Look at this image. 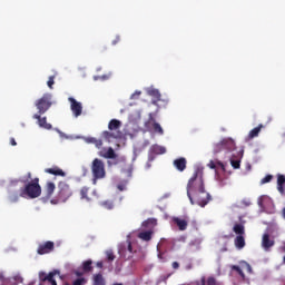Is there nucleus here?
Listing matches in <instances>:
<instances>
[{
	"label": "nucleus",
	"mask_w": 285,
	"mask_h": 285,
	"mask_svg": "<svg viewBox=\"0 0 285 285\" xmlns=\"http://www.w3.org/2000/svg\"><path fill=\"white\" fill-rule=\"evenodd\" d=\"M7 193L10 204H17L21 197L23 199H37V197H41V185H39V178H33L22 187L16 179L9 183Z\"/></svg>",
	"instance_id": "nucleus-1"
},
{
	"label": "nucleus",
	"mask_w": 285,
	"mask_h": 285,
	"mask_svg": "<svg viewBox=\"0 0 285 285\" xmlns=\"http://www.w3.org/2000/svg\"><path fill=\"white\" fill-rule=\"evenodd\" d=\"M187 197L190 204H197L202 208L210 202V194L206 191L204 186V173L196 169L190 179L187 183Z\"/></svg>",
	"instance_id": "nucleus-2"
},
{
	"label": "nucleus",
	"mask_w": 285,
	"mask_h": 285,
	"mask_svg": "<svg viewBox=\"0 0 285 285\" xmlns=\"http://www.w3.org/2000/svg\"><path fill=\"white\" fill-rule=\"evenodd\" d=\"M39 115H46L52 107V94H43L35 104Z\"/></svg>",
	"instance_id": "nucleus-3"
},
{
	"label": "nucleus",
	"mask_w": 285,
	"mask_h": 285,
	"mask_svg": "<svg viewBox=\"0 0 285 285\" xmlns=\"http://www.w3.org/2000/svg\"><path fill=\"white\" fill-rule=\"evenodd\" d=\"M91 171L94 181H97V179H104V177H106V165L101 159L95 158L91 164Z\"/></svg>",
	"instance_id": "nucleus-4"
},
{
	"label": "nucleus",
	"mask_w": 285,
	"mask_h": 285,
	"mask_svg": "<svg viewBox=\"0 0 285 285\" xmlns=\"http://www.w3.org/2000/svg\"><path fill=\"white\" fill-rule=\"evenodd\" d=\"M58 202L66 203L69 197H72V188L66 181H60L58 184Z\"/></svg>",
	"instance_id": "nucleus-5"
},
{
	"label": "nucleus",
	"mask_w": 285,
	"mask_h": 285,
	"mask_svg": "<svg viewBox=\"0 0 285 285\" xmlns=\"http://www.w3.org/2000/svg\"><path fill=\"white\" fill-rule=\"evenodd\" d=\"M55 250V242L47 240L38 245L37 253L38 255H48Z\"/></svg>",
	"instance_id": "nucleus-6"
},
{
	"label": "nucleus",
	"mask_w": 285,
	"mask_h": 285,
	"mask_svg": "<svg viewBox=\"0 0 285 285\" xmlns=\"http://www.w3.org/2000/svg\"><path fill=\"white\" fill-rule=\"evenodd\" d=\"M275 246V238L271 237V234L265 233L263 234L262 237V248L266 252L269 253L271 248Z\"/></svg>",
	"instance_id": "nucleus-7"
},
{
	"label": "nucleus",
	"mask_w": 285,
	"mask_h": 285,
	"mask_svg": "<svg viewBox=\"0 0 285 285\" xmlns=\"http://www.w3.org/2000/svg\"><path fill=\"white\" fill-rule=\"evenodd\" d=\"M153 128L154 132H157V135H164V128H161V125L155 120V117H153V114H149V119L146 122V128Z\"/></svg>",
	"instance_id": "nucleus-8"
},
{
	"label": "nucleus",
	"mask_w": 285,
	"mask_h": 285,
	"mask_svg": "<svg viewBox=\"0 0 285 285\" xmlns=\"http://www.w3.org/2000/svg\"><path fill=\"white\" fill-rule=\"evenodd\" d=\"M69 101L71 104L70 108L75 117H81V112H83V107L81 102L77 101V99L70 97Z\"/></svg>",
	"instance_id": "nucleus-9"
},
{
	"label": "nucleus",
	"mask_w": 285,
	"mask_h": 285,
	"mask_svg": "<svg viewBox=\"0 0 285 285\" xmlns=\"http://www.w3.org/2000/svg\"><path fill=\"white\" fill-rule=\"evenodd\" d=\"M57 186L52 181H47L45 185V196L42 197L43 202H48V199H52V195H55V190Z\"/></svg>",
	"instance_id": "nucleus-10"
},
{
	"label": "nucleus",
	"mask_w": 285,
	"mask_h": 285,
	"mask_svg": "<svg viewBox=\"0 0 285 285\" xmlns=\"http://www.w3.org/2000/svg\"><path fill=\"white\" fill-rule=\"evenodd\" d=\"M42 114H35L33 119H37L38 126L45 130H52V125L48 122L47 117H41Z\"/></svg>",
	"instance_id": "nucleus-11"
},
{
	"label": "nucleus",
	"mask_w": 285,
	"mask_h": 285,
	"mask_svg": "<svg viewBox=\"0 0 285 285\" xmlns=\"http://www.w3.org/2000/svg\"><path fill=\"white\" fill-rule=\"evenodd\" d=\"M98 155L99 157H104V159H117V153H115L112 147L102 148Z\"/></svg>",
	"instance_id": "nucleus-12"
},
{
	"label": "nucleus",
	"mask_w": 285,
	"mask_h": 285,
	"mask_svg": "<svg viewBox=\"0 0 285 285\" xmlns=\"http://www.w3.org/2000/svg\"><path fill=\"white\" fill-rule=\"evenodd\" d=\"M189 220L190 219L187 216H185L184 218H179V217L173 218L174 224H176L179 230H186V228H188Z\"/></svg>",
	"instance_id": "nucleus-13"
},
{
	"label": "nucleus",
	"mask_w": 285,
	"mask_h": 285,
	"mask_svg": "<svg viewBox=\"0 0 285 285\" xmlns=\"http://www.w3.org/2000/svg\"><path fill=\"white\" fill-rule=\"evenodd\" d=\"M45 173H47L48 175H55L56 177H66V171H63V169L53 166L51 168H46Z\"/></svg>",
	"instance_id": "nucleus-14"
},
{
	"label": "nucleus",
	"mask_w": 285,
	"mask_h": 285,
	"mask_svg": "<svg viewBox=\"0 0 285 285\" xmlns=\"http://www.w3.org/2000/svg\"><path fill=\"white\" fill-rule=\"evenodd\" d=\"M186 164L187 161L184 157L174 160V166L179 170V173H184V170H186Z\"/></svg>",
	"instance_id": "nucleus-15"
},
{
	"label": "nucleus",
	"mask_w": 285,
	"mask_h": 285,
	"mask_svg": "<svg viewBox=\"0 0 285 285\" xmlns=\"http://www.w3.org/2000/svg\"><path fill=\"white\" fill-rule=\"evenodd\" d=\"M223 147L224 150H227L228 153L235 150V140H233L232 138L223 139Z\"/></svg>",
	"instance_id": "nucleus-16"
},
{
	"label": "nucleus",
	"mask_w": 285,
	"mask_h": 285,
	"mask_svg": "<svg viewBox=\"0 0 285 285\" xmlns=\"http://www.w3.org/2000/svg\"><path fill=\"white\" fill-rule=\"evenodd\" d=\"M277 190L281 195L285 194V176L282 174L277 176Z\"/></svg>",
	"instance_id": "nucleus-17"
},
{
	"label": "nucleus",
	"mask_w": 285,
	"mask_h": 285,
	"mask_svg": "<svg viewBox=\"0 0 285 285\" xmlns=\"http://www.w3.org/2000/svg\"><path fill=\"white\" fill-rule=\"evenodd\" d=\"M80 199H83L85 202H92V198L88 196L90 193V187L83 186L80 188Z\"/></svg>",
	"instance_id": "nucleus-18"
},
{
	"label": "nucleus",
	"mask_w": 285,
	"mask_h": 285,
	"mask_svg": "<svg viewBox=\"0 0 285 285\" xmlns=\"http://www.w3.org/2000/svg\"><path fill=\"white\" fill-rule=\"evenodd\" d=\"M262 128H264V125H258L254 129H252L248 134V139H255V137H259V132H262Z\"/></svg>",
	"instance_id": "nucleus-19"
},
{
	"label": "nucleus",
	"mask_w": 285,
	"mask_h": 285,
	"mask_svg": "<svg viewBox=\"0 0 285 285\" xmlns=\"http://www.w3.org/2000/svg\"><path fill=\"white\" fill-rule=\"evenodd\" d=\"M234 244L236 248H238V250H242V248L246 246V239L244 238V236H236Z\"/></svg>",
	"instance_id": "nucleus-20"
},
{
	"label": "nucleus",
	"mask_w": 285,
	"mask_h": 285,
	"mask_svg": "<svg viewBox=\"0 0 285 285\" xmlns=\"http://www.w3.org/2000/svg\"><path fill=\"white\" fill-rule=\"evenodd\" d=\"M121 128V121L117 119H111L108 124V129L109 130H119Z\"/></svg>",
	"instance_id": "nucleus-21"
},
{
	"label": "nucleus",
	"mask_w": 285,
	"mask_h": 285,
	"mask_svg": "<svg viewBox=\"0 0 285 285\" xmlns=\"http://www.w3.org/2000/svg\"><path fill=\"white\" fill-rule=\"evenodd\" d=\"M139 239H142V242H150V239H153V232L148 230V232H140L138 234Z\"/></svg>",
	"instance_id": "nucleus-22"
},
{
	"label": "nucleus",
	"mask_w": 285,
	"mask_h": 285,
	"mask_svg": "<svg viewBox=\"0 0 285 285\" xmlns=\"http://www.w3.org/2000/svg\"><path fill=\"white\" fill-rule=\"evenodd\" d=\"M233 230L238 236H244V234L246 233L245 227L242 224H235Z\"/></svg>",
	"instance_id": "nucleus-23"
},
{
	"label": "nucleus",
	"mask_w": 285,
	"mask_h": 285,
	"mask_svg": "<svg viewBox=\"0 0 285 285\" xmlns=\"http://www.w3.org/2000/svg\"><path fill=\"white\" fill-rule=\"evenodd\" d=\"M94 285H106V279L104 278V275L96 274L94 276Z\"/></svg>",
	"instance_id": "nucleus-24"
},
{
	"label": "nucleus",
	"mask_w": 285,
	"mask_h": 285,
	"mask_svg": "<svg viewBox=\"0 0 285 285\" xmlns=\"http://www.w3.org/2000/svg\"><path fill=\"white\" fill-rule=\"evenodd\" d=\"M82 271L83 273H91L92 271V261L88 259L82 263Z\"/></svg>",
	"instance_id": "nucleus-25"
},
{
	"label": "nucleus",
	"mask_w": 285,
	"mask_h": 285,
	"mask_svg": "<svg viewBox=\"0 0 285 285\" xmlns=\"http://www.w3.org/2000/svg\"><path fill=\"white\" fill-rule=\"evenodd\" d=\"M87 142L88 144H94L96 146V148H101V146H104V141L101 139H97V138H87Z\"/></svg>",
	"instance_id": "nucleus-26"
},
{
	"label": "nucleus",
	"mask_w": 285,
	"mask_h": 285,
	"mask_svg": "<svg viewBox=\"0 0 285 285\" xmlns=\"http://www.w3.org/2000/svg\"><path fill=\"white\" fill-rule=\"evenodd\" d=\"M153 153H155V155H165L166 153V147H161L159 145H155L151 148Z\"/></svg>",
	"instance_id": "nucleus-27"
},
{
	"label": "nucleus",
	"mask_w": 285,
	"mask_h": 285,
	"mask_svg": "<svg viewBox=\"0 0 285 285\" xmlns=\"http://www.w3.org/2000/svg\"><path fill=\"white\" fill-rule=\"evenodd\" d=\"M148 95H149V97H154L157 101H159V99H161V94H159V90H157V89H149Z\"/></svg>",
	"instance_id": "nucleus-28"
},
{
	"label": "nucleus",
	"mask_w": 285,
	"mask_h": 285,
	"mask_svg": "<svg viewBox=\"0 0 285 285\" xmlns=\"http://www.w3.org/2000/svg\"><path fill=\"white\" fill-rule=\"evenodd\" d=\"M105 255L107 257V262H112L114 259H117V256L115 255V252L112 249H107L105 252Z\"/></svg>",
	"instance_id": "nucleus-29"
},
{
	"label": "nucleus",
	"mask_w": 285,
	"mask_h": 285,
	"mask_svg": "<svg viewBox=\"0 0 285 285\" xmlns=\"http://www.w3.org/2000/svg\"><path fill=\"white\" fill-rule=\"evenodd\" d=\"M104 139H107V141H110L111 139H117V136H115V132L112 131H102Z\"/></svg>",
	"instance_id": "nucleus-30"
},
{
	"label": "nucleus",
	"mask_w": 285,
	"mask_h": 285,
	"mask_svg": "<svg viewBox=\"0 0 285 285\" xmlns=\"http://www.w3.org/2000/svg\"><path fill=\"white\" fill-rule=\"evenodd\" d=\"M232 271L237 272L242 279H246V274H244V271H242V267H239V265H233Z\"/></svg>",
	"instance_id": "nucleus-31"
},
{
	"label": "nucleus",
	"mask_w": 285,
	"mask_h": 285,
	"mask_svg": "<svg viewBox=\"0 0 285 285\" xmlns=\"http://www.w3.org/2000/svg\"><path fill=\"white\" fill-rule=\"evenodd\" d=\"M100 205L104 206V208H106L107 210H112V208H115V204L112 203V200H105Z\"/></svg>",
	"instance_id": "nucleus-32"
},
{
	"label": "nucleus",
	"mask_w": 285,
	"mask_h": 285,
	"mask_svg": "<svg viewBox=\"0 0 285 285\" xmlns=\"http://www.w3.org/2000/svg\"><path fill=\"white\" fill-rule=\"evenodd\" d=\"M222 150H224V140L214 145V153H216V154L222 153Z\"/></svg>",
	"instance_id": "nucleus-33"
},
{
	"label": "nucleus",
	"mask_w": 285,
	"mask_h": 285,
	"mask_svg": "<svg viewBox=\"0 0 285 285\" xmlns=\"http://www.w3.org/2000/svg\"><path fill=\"white\" fill-rule=\"evenodd\" d=\"M88 284V281L83 277L77 278L72 282V285H86Z\"/></svg>",
	"instance_id": "nucleus-34"
},
{
	"label": "nucleus",
	"mask_w": 285,
	"mask_h": 285,
	"mask_svg": "<svg viewBox=\"0 0 285 285\" xmlns=\"http://www.w3.org/2000/svg\"><path fill=\"white\" fill-rule=\"evenodd\" d=\"M230 164H232V167H233L235 170H237V169L240 168L242 160H239V159H237V160L232 159V160H230Z\"/></svg>",
	"instance_id": "nucleus-35"
},
{
	"label": "nucleus",
	"mask_w": 285,
	"mask_h": 285,
	"mask_svg": "<svg viewBox=\"0 0 285 285\" xmlns=\"http://www.w3.org/2000/svg\"><path fill=\"white\" fill-rule=\"evenodd\" d=\"M48 277H50V274H46V272H39L40 282H48Z\"/></svg>",
	"instance_id": "nucleus-36"
},
{
	"label": "nucleus",
	"mask_w": 285,
	"mask_h": 285,
	"mask_svg": "<svg viewBox=\"0 0 285 285\" xmlns=\"http://www.w3.org/2000/svg\"><path fill=\"white\" fill-rule=\"evenodd\" d=\"M207 285H222V283L217 282V279L213 276L207 278Z\"/></svg>",
	"instance_id": "nucleus-37"
},
{
	"label": "nucleus",
	"mask_w": 285,
	"mask_h": 285,
	"mask_svg": "<svg viewBox=\"0 0 285 285\" xmlns=\"http://www.w3.org/2000/svg\"><path fill=\"white\" fill-rule=\"evenodd\" d=\"M157 224V219L149 218L146 222H144L142 226H155Z\"/></svg>",
	"instance_id": "nucleus-38"
},
{
	"label": "nucleus",
	"mask_w": 285,
	"mask_h": 285,
	"mask_svg": "<svg viewBox=\"0 0 285 285\" xmlns=\"http://www.w3.org/2000/svg\"><path fill=\"white\" fill-rule=\"evenodd\" d=\"M126 186H128V181L124 180L117 185V188L120 190V193H124V190H126Z\"/></svg>",
	"instance_id": "nucleus-39"
},
{
	"label": "nucleus",
	"mask_w": 285,
	"mask_h": 285,
	"mask_svg": "<svg viewBox=\"0 0 285 285\" xmlns=\"http://www.w3.org/2000/svg\"><path fill=\"white\" fill-rule=\"evenodd\" d=\"M47 86L48 88H50V90H52V86H55V76H50L48 81H47Z\"/></svg>",
	"instance_id": "nucleus-40"
},
{
	"label": "nucleus",
	"mask_w": 285,
	"mask_h": 285,
	"mask_svg": "<svg viewBox=\"0 0 285 285\" xmlns=\"http://www.w3.org/2000/svg\"><path fill=\"white\" fill-rule=\"evenodd\" d=\"M269 181H273V175H267V176H265V177L261 180V184H269Z\"/></svg>",
	"instance_id": "nucleus-41"
},
{
	"label": "nucleus",
	"mask_w": 285,
	"mask_h": 285,
	"mask_svg": "<svg viewBox=\"0 0 285 285\" xmlns=\"http://www.w3.org/2000/svg\"><path fill=\"white\" fill-rule=\"evenodd\" d=\"M220 168L223 170V173H226V165H224V163L222 161H216V168Z\"/></svg>",
	"instance_id": "nucleus-42"
},
{
	"label": "nucleus",
	"mask_w": 285,
	"mask_h": 285,
	"mask_svg": "<svg viewBox=\"0 0 285 285\" xmlns=\"http://www.w3.org/2000/svg\"><path fill=\"white\" fill-rule=\"evenodd\" d=\"M49 275H51V279H55L56 275H61V272L59 269H53Z\"/></svg>",
	"instance_id": "nucleus-43"
},
{
	"label": "nucleus",
	"mask_w": 285,
	"mask_h": 285,
	"mask_svg": "<svg viewBox=\"0 0 285 285\" xmlns=\"http://www.w3.org/2000/svg\"><path fill=\"white\" fill-rule=\"evenodd\" d=\"M264 199H266V196H261V197L258 198V206H259L261 208H264Z\"/></svg>",
	"instance_id": "nucleus-44"
},
{
	"label": "nucleus",
	"mask_w": 285,
	"mask_h": 285,
	"mask_svg": "<svg viewBox=\"0 0 285 285\" xmlns=\"http://www.w3.org/2000/svg\"><path fill=\"white\" fill-rule=\"evenodd\" d=\"M208 168H210L212 170H215V168H217V163L210 160L208 164Z\"/></svg>",
	"instance_id": "nucleus-45"
},
{
	"label": "nucleus",
	"mask_w": 285,
	"mask_h": 285,
	"mask_svg": "<svg viewBox=\"0 0 285 285\" xmlns=\"http://www.w3.org/2000/svg\"><path fill=\"white\" fill-rule=\"evenodd\" d=\"M127 250L132 255V243L130 240L127 242Z\"/></svg>",
	"instance_id": "nucleus-46"
},
{
	"label": "nucleus",
	"mask_w": 285,
	"mask_h": 285,
	"mask_svg": "<svg viewBox=\"0 0 285 285\" xmlns=\"http://www.w3.org/2000/svg\"><path fill=\"white\" fill-rule=\"evenodd\" d=\"M121 41V38L119 36H116V38L112 40V46H117Z\"/></svg>",
	"instance_id": "nucleus-47"
},
{
	"label": "nucleus",
	"mask_w": 285,
	"mask_h": 285,
	"mask_svg": "<svg viewBox=\"0 0 285 285\" xmlns=\"http://www.w3.org/2000/svg\"><path fill=\"white\" fill-rule=\"evenodd\" d=\"M242 204H243L244 206H250V200H249V199H243V200H242Z\"/></svg>",
	"instance_id": "nucleus-48"
},
{
	"label": "nucleus",
	"mask_w": 285,
	"mask_h": 285,
	"mask_svg": "<svg viewBox=\"0 0 285 285\" xmlns=\"http://www.w3.org/2000/svg\"><path fill=\"white\" fill-rule=\"evenodd\" d=\"M75 275L79 278L83 277V272L76 271Z\"/></svg>",
	"instance_id": "nucleus-49"
},
{
	"label": "nucleus",
	"mask_w": 285,
	"mask_h": 285,
	"mask_svg": "<svg viewBox=\"0 0 285 285\" xmlns=\"http://www.w3.org/2000/svg\"><path fill=\"white\" fill-rule=\"evenodd\" d=\"M139 95H141V91H136V92L131 96V99H137V97H139Z\"/></svg>",
	"instance_id": "nucleus-50"
},
{
	"label": "nucleus",
	"mask_w": 285,
	"mask_h": 285,
	"mask_svg": "<svg viewBox=\"0 0 285 285\" xmlns=\"http://www.w3.org/2000/svg\"><path fill=\"white\" fill-rule=\"evenodd\" d=\"M96 266L98 267V268H104V262H97L96 263Z\"/></svg>",
	"instance_id": "nucleus-51"
},
{
	"label": "nucleus",
	"mask_w": 285,
	"mask_h": 285,
	"mask_svg": "<svg viewBox=\"0 0 285 285\" xmlns=\"http://www.w3.org/2000/svg\"><path fill=\"white\" fill-rule=\"evenodd\" d=\"M171 266H173V268H174L175 271H177V268H179V264H178L177 262H174V263L171 264Z\"/></svg>",
	"instance_id": "nucleus-52"
},
{
	"label": "nucleus",
	"mask_w": 285,
	"mask_h": 285,
	"mask_svg": "<svg viewBox=\"0 0 285 285\" xmlns=\"http://www.w3.org/2000/svg\"><path fill=\"white\" fill-rule=\"evenodd\" d=\"M10 144L11 146H17V140H14V138H10Z\"/></svg>",
	"instance_id": "nucleus-53"
},
{
	"label": "nucleus",
	"mask_w": 285,
	"mask_h": 285,
	"mask_svg": "<svg viewBox=\"0 0 285 285\" xmlns=\"http://www.w3.org/2000/svg\"><path fill=\"white\" fill-rule=\"evenodd\" d=\"M92 195H94V197L99 198V194L97 193V189H94V190H92Z\"/></svg>",
	"instance_id": "nucleus-54"
},
{
	"label": "nucleus",
	"mask_w": 285,
	"mask_h": 285,
	"mask_svg": "<svg viewBox=\"0 0 285 285\" xmlns=\"http://www.w3.org/2000/svg\"><path fill=\"white\" fill-rule=\"evenodd\" d=\"M246 266H247V271H248L249 273H253V267H250V264H246Z\"/></svg>",
	"instance_id": "nucleus-55"
},
{
	"label": "nucleus",
	"mask_w": 285,
	"mask_h": 285,
	"mask_svg": "<svg viewBox=\"0 0 285 285\" xmlns=\"http://www.w3.org/2000/svg\"><path fill=\"white\" fill-rule=\"evenodd\" d=\"M198 285H206V278H202L200 283Z\"/></svg>",
	"instance_id": "nucleus-56"
},
{
	"label": "nucleus",
	"mask_w": 285,
	"mask_h": 285,
	"mask_svg": "<svg viewBox=\"0 0 285 285\" xmlns=\"http://www.w3.org/2000/svg\"><path fill=\"white\" fill-rule=\"evenodd\" d=\"M27 179H32V173L29 171V173L27 174Z\"/></svg>",
	"instance_id": "nucleus-57"
},
{
	"label": "nucleus",
	"mask_w": 285,
	"mask_h": 285,
	"mask_svg": "<svg viewBox=\"0 0 285 285\" xmlns=\"http://www.w3.org/2000/svg\"><path fill=\"white\" fill-rule=\"evenodd\" d=\"M242 157H244V151H240V159H242Z\"/></svg>",
	"instance_id": "nucleus-58"
},
{
	"label": "nucleus",
	"mask_w": 285,
	"mask_h": 285,
	"mask_svg": "<svg viewBox=\"0 0 285 285\" xmlns=\"http://www.w3.org/2000/svg\"><path fill=\"white\" fill-rule=\"evenodd\" d=\"M102 79H108V76H102Z\"/></svg>",
	"instance_id": "nucleus-59"
},
{
	"label": "nucleus",
	"mask_w": 285,
	"mask_h": 285,
	"mask_svg": "<svg viewBox=\"0 0 285 285\" xmlns=\"http://www.w3.org/2000/svg\"><path fill=\"white\" fill-rule=\"evenodd\" d=\"M51 204H57V202H55V200H51Z\"/></svg>",
	"instance_id": "nucleus-60"
},
{
	"label": "nucleus",
	"mask_w": 285,
	"mask_h": 285,
	"mask_svg": "<svg viewBox=\"0 0 285 285\" xmlns=\"http://www.w3.org/2000/svg\"><path fill=\"white\" fill-rule=\"evenodd\" d=\"M63 285H70V283H65Z\"/></svg>",
	"instance_id": "nucleus-61"
}]
</instances>
